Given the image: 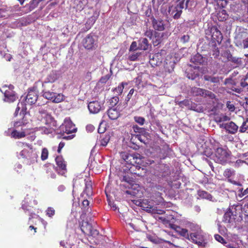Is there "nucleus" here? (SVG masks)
Returning a JSON list of instances; mask_svg holds the SVG:
<instances>
[{"label":"nucleus","mask_w":248,"mask_h":248,"mask_svg":"<svg viewBox=\"0 0 248 248\" xmlns=\"http://www.w3.org/2000/svg\"><path fill=\"white\" fill-rule=\"evenodd\" d=\"M230 153L222 148H217L215 152L214 160L218 163L224 164L229 159Z\"/></svg>","instance_id":"obj_1"},{"label":"nucleus","mask_w":248,"mask_h":248,"mask_svg":"<svg viewBox=\"0 0 248 248\" xmlns=\"http://www.w3.org/2000/svg\"><path fill=\"white\" fill-rule=\"evenodd\" d=\"M37 96L36 93L33 91H29L28 94L26 96V98L25 99L26 104H24V103L22 102L19 103L17 105V107L16 108L15 113H16L17 111H18L20 108L21 109V110L22 111L26 110V105L27 104L32 105L33 104H34L37 101Z\"/></svg>","instance_id":"obj_2"},{"label":"nucleus","mask_w":248,"mask_h":248,"mask_svg":"<svg viewBox=\"0 0 248 248\" xmlns=\"http://www.w3.org/2000/svg\"><path fill=\"white\" fill-rule=\"evenodd\" d=\"M60 129L64 133L67 134L75 132L76 128L69 118H66L63 123L61 125Z\"/></svg>","instance_id":"obj_3"},{"label":"nucleus","mask_w":248,"mask_h":248,"mask_svg":"<svg viewBox=\"0 0 248 248\" xmlns=\"http://www.w3.org/2000/svg\"><path fill=\"white\" fill-rule=\"evenodd\" d=\"M191 93L195 96H201L203 97H208L211 99L215 97V94L212 92L200 88H192Z\"/></svg>","instance_id":"obj_4"},{"label":"nucleus","mask_w":248,"mask_h":248,"mask_svg":"<svg viewBox=\"0 0 248 248\" xmlns=\"http://www.w3.org/2000/svg\"><path fill=\"white\" fill-rule=\"evenodd\" d=\"M43 96L46 99L52 100L53 102L56 103H60L64 99V96L62 94H57L49 91L45 92Z\"/></svg>","instance_id":"obj_5"},{"label":"nucleus","mask_w":248,"mask_h":248,"mask_svg":"<svg viewBox=\"0 0 248 248\" xmlns=\"http://www.w3.org/2000/svg\"><path fill=\"white\" fill-rule=\"evenodd\" d=\"M32 132V130L28 129L22 127L21 131L17 129L14 130L11 133V137L15 139H21L29 135Z\"/></svg>","instance_id":"obj_6"},{"label":"nucleus","mask_w":248,"mask_h":248,"mask_svg":"<svg viewBox=\"0 0 248 248\" xmlns=\"http://www.w3.org/2000/svg\"><path fill=\"white\" fill-rule=\"evenodd\" d=\"M140 204L141 207L144 208L148 212L160 214V212H161V210H159L158 212L156 211L155 207L153 205V203L149 201L148 200H143L142 202H140L139 203V205Z\"/></svg>","instance_id":"obj_7"},{"label":"nucleus","mask_w":248,"mask_h":248,"mask_svg":"<svg viewBox=\"0 0 248 248\" xmlns=\"http://www.w3.org/2000/svg\"><path fill=\"white\" fill-rule=\"evenodd\" d=\"M190 240L195 244L201 245L203 241V237L201 231H198L195 232L191 233L189 234Z\"/></svg>","instance_id":"obj_8"},{"label":"nucleus","mask_w":248,"mask_h":248,"mask_svg":"<svg viewBox=\"0 0 248 248\" xmlns=\"http://www.w3.org/2000/svg\"><path fill=\"white\" fill-rule=\"evenodd\" d=\"M170 228L173 229L179 234L188 240H190L189 234L187 230L182 228L180 226H177L175 224H170Z\"/></svg>","instance_id":"obj_9"},{"label":"nucleus","mask_w":248,"mask_h":248,"mask_svg":"<svg viewBox=\"0 0 248 248\" xmlns=\"http://www.w3.org/2000/svg\"><path fill=\"white\" fill-rule=\"evenodd\" d=\"M13 87V86H11L8 90H6L5 91V98L4 99V101L8 102H13L16 100V96L14 92L11 89V88Z\"/></svg>","instance_id":"obj_10"},{"label":"nucleus","mask_w":248,"mask_h":248,"mask_svg":"<svg viewBox=\"0 0 248 248\" xmlns=\"http://www.w3.org/2000/svg\"><path fill=\"white\" fill-rule=\"evenodd\" d=\"M102 105L100 102L94 101L89 103L88 104V108L89 111L92 113H97L101 109Z\"/></svg>","instance_id":"obj_11"},{"label":"nucleus","mask_w":248,"mask_h":248,"mask_svg":"<svg viewBox=\"0 0 248 248\" xmlns=\"http://www.w3.org/2000/svg\"><path fill=\"white\" fill-rule=\"evenodd\" d=\"M126 193L133 196H140L141 195V187L139 185L134 184L131 186V188L126 191Z\"/></svg>","instance_id":"obj_12"},{"label":"nucleus","mask_w":248,"mask_h":248,"mask_svg":"<svg viewBox=\"0 0 248 248\" xmlns=\"http://www.w3.org/2000/svg\"><path fill=\"white\" fill-rule=\"evenodd\" d=\"M164 68L166 71L169 73H170L173 70L174 67V62L172 58L170 56H167L165 61Z\"/></svg>","instance_id":"obj_13"},{"label":"nucleus","mask_w":248,"mask_h":248,"mask_svg":"<svg viewBox=\"0 0 248 248\" xmlns=\"http://www.w3.org/2000/svg\"><path fill=\"white\" fill-rule=\"evenodd\" d=\"M95 39L92 36H88L85 38L83 42V45L87 49L92 48L95 43Z\"/></svg>","instance_id":"obj_14"},{"label":"nucleus","mask_w":248,"mask_h":248,"mask_svg":"<svg viewBox=\"0 0 248 248\" xmlns=\"http://www.w3.org/2000/svg\"><path fill=\"white\" fill-rule=\"evenodd\" d=\"M55 160L58 166L62 170V172L61 174H64V171L66 170V164L63 159L62 157L58 156L56 158Z\"/></svg>","instance_id":"obj_15"},{"label":"nucleus","mask_w":248,"mask_h":248,"mask_svg":"<svg viewBox=\"0 0 248 248\" xmlns=\"http://www.w3.org/2000/svg\"><path fill=\"white\" fill-rule=\"evenodd\" d=\"M238 126L233 122L227 123L226 130L231 134H234L237 131Z\"/></svg>","instance_id":"obj_16"},{"label":"nucleus","mask_w":248,"mask_h":248,"mask_svg":"<svg viewBox=\"0 0 248 248\" xmlns=\"http://www.w3.org/2000/svg\"><path fill=\"white\" fill-rule=\"evenodd\" d=\"M108 115L111 120H116L119 116V112L115 108H110L108 111Z\"/></svg>","instance_id":"obj_17"},{"label":"nucleus","mask_w":248,"mask_h":248,"mask_svg":"<svg viewBox=\"0 0 248 248\" xmlns=\"http://www.w3.org/2000/svg\"><path fill=\"white\" fill-rule=\"evenodd\" d=\"M24 149L20 152V155L23 157H28L30 156V153L32 152V149L28 144L22 143Z\"/></svg>","instance_id":"obj_18"},{"label":"nucleus","mask_w":248,"mask_h":248,"mask_svg":"<svg viewBox=\"0 0 248 248\" xmlns=\"http://www.w3.org/2000/svg\"><path fill=\"white\" fill-rule=\"evenodd\" d=\"M217 17L218 20L223 21L227 19L228 15L227 14V12L225 10L220 9L217 12Z\"/></svg>","instance_id":"obj_19"},{"label":"nucleus","mask_w":248,"mask_h":248,"mask_svg":"<svg viewBox=\"0 0 248 248\" xmlns=\"http://www.w3.org/2000/svg\"><path fill=\"white\" fill-rule=\"evenodd\" d=\"M139 49L140 50H146L148 49L149 44L148 40L146 38H141L139 40Z\"/></svg>","instance_id":"obj_20"},{"label":"nucleus","mask_w":248,"mask_h":248,"mask_svg":"<svg viewBox=\"0 0 248 248\" xmlns=\"http://www.w3.org/2000/svg\"><path fill=\"white\" fill-rule=\"evenodd\" d=\"M234 218L231 212L229 211L225 213L223 216V221L225 223H232L233 221Z\"/></svg>","instance_id":"obj_21"},{"label":"nucleus","mask_w":248,"mask_h":248,"mask_svg":"<svg viewBox=\"0 0 248 248\" xmlns=\"http://www.w3.org/2000/svg\"><path fill=\"white\" fill-rule=\"evenodd\" d=\"M184 7V1H180L178 2L177 6L176 7V10L177 11V13L174 15V17L175 18H178L181 13L182 9Z\"/></svg>","instance_id":"obj_22"},{"label":"nucleus","mask_w":248,"mask_h":248,"mask_svg":"<svg viewBox=\"0 0 248 248\" xmlns=\"http://www.w3.org/2000/svg\"><path fill=\"white\" fill-rule=\"evenodd\" d=\"M153 24L155 30L162 31L164 29V24L162 21L154 20Z\"/></svg>","instance_id":"obj_23"},{"label":"nucleus","mask_w":248,"mask_h":248,"mask_svg":"<svg viewBox=\"0 0 248 248\" xmlns=\"http://www.w3.org/2000/svg\"><path fill=\"white\" fill-rule=\"evenodd\" d=\"M161 57L160 53L155 54L153 56L152 59H150V62L151 64L156 65L158 63L161 62V59L159 58Z\"/></svg>","instance_id":"obj_24"},{"label":"nucleus","mask_w":248,"mask_h":248,"mask_svg":"<svg viewBox=\"0 0 248 248\" xmlns=\"http://www.w3.org/2000/svg\"><path fill=\"white\" fill-rule=\"evenodd\" d=\"M125 159L126 162L127 163L134 165V164L137 163L138 157L136 156L135 155L130 154L129 156H127V158H125Z\"/></svg>","instance_id":"obj_25"},{"label":"nucleus","mask_w":248,"mask_h":248,"mask_svg":"<svg viewBox=\"0 0 248 248\" xmlns=\"http://www.w3.org/2000/svg\"><path fill=\"white\" fill-rule=\"evenodd\" d=\"M57 75L54 72L50 73L45 80L46 83H53L57 79Z\"/></svg>","instance_id":"obj_26"},{"label":"nucleus","mask_w":248,"mask_h":248,"mask_svg":"<svg viewBox=\"0 0 248 248\" xmlns=\"http://www.w3.org/2000/svg\"><path fill=\"white\" fill-rule=\"evenodd\" d=\"M85 192L87 195L90 196L92 194V183L90 181H87L85 182Z\"/></svg>","instance_id":"obj_27"},{"label":"nucleus","mask_w":248,"mask_h":248,"mask_svg":"<svg viewBox=\"0 0 248 248\" xmlns=\"http://www.w3.org/2000/svg\"><path fill=\"white\" fill-rule=\"evenodd\" d=\"M235 42L237 46H243L244 48H247L248 47V39L243 40L242 43L237 37L235 39Z\"/></svg>","instance_id":"obj_28"},{"label":"nucleus","mask_w":248,"mask_h":248,"mask_svg":"<svg viewBox=\"0 0 248 248\" xmlns=\"http://www.w3.org/2000/svg\"><path fill=\"white\" fill-rule=\"evenodd\" d=\"M191 61L196 64L202 63L203 62L202 57L199 54H197L192 58Z\"/></svg>","instance_id":"obj_29"},{"label":"nucleus","mask_w":248,"mask_h":248,"mask_svg":"<svg viewBox=\"0 0 248 248\" xmlns=\"http://www.w3.org/2000/svg\"><path fill=\"white\" fill-rule=\"evenodd\" d=\"M127 82H122L118 86L115 88V91L118 93V94H120L123 93L124 88V86L127 85Z\"/></svg>","instance_id":"obj_30"},{"label":"nucleus","mask_w":248,"mask_h":248,"mask_svg":"<svg viewBox=\"0 0 248 248\" xmlns=\"http://www.w3.org/2000/svg\"><path fill=\"white\" fill-rule=\"evenodd\" d=\"M204 79L207 81H210L212 83H217L219 81V78L217 77H212L208 75L204 76Z\"/></svg>","instance_id":"obj_31"},{"label":"nucleus","mask_w":248,"mask_h":248,"mask_svg":"<svg viewBox=\"0 0 248 248\" xmlns=\"http://www.w3.org/2000/svg\"><path fill=\"white\" fill-rule=\"evenodd\" d=\"M110 140V136L109 135H105L101 140V145L105 146L107 145Z\"/></svg>","instance_id":"obj_32"},{"label":"nucleus","mask_w":248,"mask_h":248,"mask_svg":"<svg viewBox=\"0 0 248 248\" xmlns=\"http://www.w3.org/2000/svg\"><path fill=\"white\" fill-rule=\"evenodd\" d=\"M140 55V53L134 52L128 56V59L132 61H136Z\"/></svg>","instance_id":"obj_33"},{"label":"nucleus","mask_w":248,"mask_h":248,"mask_svg":"<svg viewBox=\"0 0 248 248\" xmlns=\"http://www.w3.org/2000/svg\"><path fill=\"white\" fill-rule=\"evenodd\" d=\"M248 128V119H247L245 121H244L242 125L240 128V131L241 132H245L247 129Z\"/></svg>","instance_id":"obj_34"},{"label":"nucleus","mask_w":248,"mask_h":248,"mask_svg":"<svg viewBox=\"0 0 248 248\" xmlns=\"http://www.w3.org/2000/svg\"><path fill=\"white\" fill-rule=\"evenodd\" d=\"M46 212L47 216L50 217H52L55 214V210L52 207H48Z\"/></svg>","instance_id":"obj_35"},{"label":"nucleus","mask_w":248,"mask_h":248,"mask_svg":"<svg viewBox=\"0 0 248 248\" xmlns=\"http://www.w3.org/2000/svg\"><path fill=\"white\" fill-rule=\"evenodd\" d=\"M48 152L46 148H43L42 151L41 159L45 160L47 159L48 157Z\"/></svg>","instance_id":"obj_36"},{"label":"nucleus","mask_w":248,"mask_h":248,"mask_svg":"<svg viewBox=\"0 0 248 248\" xmlns=\"http://www.w3.org/2000/svg\"><path fill=\"white\" fill-rule=\"evenodd\" d=\"M199 195L202 198L207 199H210L211 198V195L210 194L204 191L199 192Z\"/></svg>","instance_id":"obj_37"},{"label":"nucleus","mask_w":248,"mask_h":248,"mask_svg":"<svg viewBox=\"0 0 248 248\" xmlns=\"http://www.w3.org/2000/svg\"><path fill=\"white\" fill-rule=\"evenodd\" d=\"M134 120L139 124L142 125L145 122V119L144 118L140 116H135L134 117Z\"/></svg>","instance_id":"obj_38"},{"label":"nucleus","mask_w":248,"mask_h":248,"mask_svg":"<svg viewBox=\"0 0 248 248\" xmlns=\"http://www.w3.org/2000/svg\"><path fill=\"white\" fill-rule=\"evenodd\" d=\"M240 84L243 87L248 86V73L245 76V78L241 80Z\"/></svg>","instance_id":"obj_39"},{"label":"nucleus","mask_w":248,"mask_h":248,"mask_svg":"<svg viewBox=\"0 0 248 248\" xmlns=\"http://www.w3.org/2000/svg\"><path fill=\"white\" fill-rule=\"evenodd\" d=\"M234 174V171L231 169H226L224 172V176L229 178Z\"/></svg>","instance_id":"obj_40"},{"label":"nucleus","mask_w":248,"mask_h":248,"mask_svg":"<svg viewBox=\"0 0 248 248\" xmlns=\"http://www.w3.org/2000/svg\"><path fill=\"white\" fill-rule=\"evenodd\" d=\"M215 238L217 241L223 244H227V242L225 241L224 238L218 234H216L215 235Z\"/></svg>","instance_id":"obj_41"},{"label":"nucleus","mask_w":248,"mask_h":248,"mask_svg":"<svg viewBox=\"0 0 248 248\" xmlns=\"http://www.w3.org/2000/svg\"><path fill=\"white\" fill-rule=\"evenodd\" d=\"M230 120V117L224 115H220L218 117V121L219 122H226Z\"/></svg>","instance_id":"obj_42"},{"label":"nucleus","mask_w":248,"mask_h":248,"mask_svg":"<svg viewBox=\"0 0 248 248\" xmlns=\"http://www.w3.org/2000/svg\"><path fill=\"white\" fill-rule=\"evenodd\" d=\"M44 117L46 119V123L47 124L50 123L53 120L52 116L48 113H46Z\"/></svg>","instance_id":"obj_43"},{"label":"nucleus","mask_w":248,"mask_h":248,"mask_svg":"<svg viewBox=\"0 0 248 248\" xmlns=\"http://www.w3.org/2000/svg\"><path fill=\"white\" fill-rule=\"evenodd\" d=\"M139 49V46H137V44L136 42H133L130 46L129 51H135Z\"/></svg>","instance_id":"obj_44"},{"label":"nucleus","mask_w":248,"mask_h":248,"mask_svg":"<svg viewBox=\"0 0 248 248\" xmlns=\"http://www.w3.org/2000/svg\"><path fill=\"white\" fill-rule=\"evenodd\" d=\"M227 108L231 111H233L235 109L234 106L230 102H228L227 103Z\"/></svg>","instance_id":"obj_45"},{"label":"nucleus","mask_w":248,"mask_h":248,"mask_svg":"<svg viewBox=\"0 0 248 248\" xmlns=\"http://www.w3.org/2000/svg\"><path fill=\"white\" fill-rule=\"evenodd\" d=\"M119 101V98L118 97H113L110 100V103L111 105H115Z\"/></svg>","instance_id":"obj_46"},{"label":"nucleus","mask_w":248,"mask_h":248,"mask_svg":"<svg viewBox=\"0 0 248 248\" xmlns=\"http://www.w3.org/2000/svg\"><path fill=\"white\" fill-rule=\"evenodd\" d=\"M244 163H246V162L245 161H243L242 160L239 159L236 160V161L235 163V167H239L241 165H242Z\"/></svg>","instance_id":"obj_47"},{"label":"nucleus","mask_w":248,"mask_h":248,"mask_svg":"<svg viewBox=\"0 0 248 248\" xmlns=\"http://www.w3.org/2000/svg\"><path fill=\"white\" fill-rule=\"evenodd\" d=\"M189 39V37L188 35H184L181 37V40L183 43H186L188 41Z\"/></svg>","instance_id":"obj_48"},{"label":"nucleus","mask_w":248,"mask_h":248,"mask_svg":"<svg viewBox=\"0 0 248 248\" xmlns=\"http://www.w3.org/2000/svg\"><path fill=\"white\" fill-rule=\"evenodd\" d=\"M197 76V74H196L195 72H194L193 74L188 73L187 75V78L191 79H194L196 78Z\"/></svg>","instance_id":"obj_49"},{"label":"nucleus","mask_w":248,"mask_h":248,"mask_svg":"<svg viewBox=\"0 0 248 248\" xmlns=\"http://www.w3.org/2000/svg\"><path fill=\"white\" fill-rule=\"evenodd\" d=\"M153 31H151L150 30L146 31L145 32V35L148 37H149L150 39H152V36H153Z\"/></svg>","instance_id":"obj_50"},{"label":"nucleus","mask_w":248,"mask_h":248,"mask_svg":"<svg viewBox=\"0 0 248 248\" xmlns=\"http://www.w3.org/2000/svg\"><path fill=\"white\" fill-rule=\"evenodd\" d=\"M228 248H238V246L236 245H234L231 243H227L224 244Z\"/></svg>","instance_id":"obj_51"},{"label":"nucleus","mask_w":248,"mask_h":248,"mask_svg":"<svg viewBox=\"0 0 248 248\" xmlns=\"http://www.w3.org/2000/svg\"><path fill=\"white\" fill-rule=\"evenodd\" d=\"M247 194H248V188L245 190L243 192L242 191V190H241L240 193L238 194V196L240 198H242L243 196L247 195Z\"/></svg>","instance_id":"obj_52"},{"label":"nucleus","mask_w":248,"mask_h":248,"mask_svg":"<svg viewBox=\"0 0 248 248\" xmlns=\"http://www.w3.org/2000/svg\"><path fill=\"white\" fill-rule=\"evenodd\" d=\"M141 81V78L140 76H138L136 79H135V83L136 85L137 86H139L140 84V82Z\"/></svg>","instance_id":"obj_53"},{"label":"nucleus","mask_w":248,"mask_h":248,"mask_svg":"<svg viewBox=\"0 0 248 248\" xmlns=\"http://www.w3.org/2000/svg\"><path fill=\"white\" fill-rule=\"evenodd\" d=\"M134 93V89H132L130 90L128 94L127 95V99H128V100H129L131 98V97L132 94Z\"/></svg>","instance_id":"obj_54"},{"label":"nucleus","mask_w":248,"mask_h":248,"mask_svg":"<svg viewBox=\"0 0 248 248\" xmlns=\"http://www.w3.org/2000/svg\"><path fill=\"white\" fill-rule=\"evenodd\" d=\"M130 154H128L126 153H122L121 154V157L126 162L125 158H127V156H129Z\"/></svg>","instance_id":"obj_55"},{"label":"nucleus","mask_w":248,"mask_h":248,"mask_svg":"<svg viewBox=\"0 0 248 248\" xmlns=\"http://www.w3.org/2000/svg\"><path fill=\"white\" fill-rule=\"evenodd\" d=\"M64 143L62 142H61L59 145L58 149V152L60 153L62 149L64 147Z\"/></svg>","instance_id":"obj_56"},{"label":"nucleus","mask_w":248,"mask_h":248,"mask_svg":"<svg viewBox=\"0 0 248 248\" xmlns=\"http://www.w3.org/2000/svg\"><path fill=\"white\" fill-rule=\"evenodd\" d=\"M86 129L89 131H93L94 130V127L92 125H88L86 126Z\"/></svg>","instance_id":"obj_57"},{"label":"nucleus","mask_w":248,"mask_h":248,"mask_svg":"<svg viewBox=\"0 0 248 248\" xmlns=\"http://www.w3.org/2000/svg\"><path fill=\"white\" fill-rule=\"evenodd\" d=\"M23 123L22 122H16L15 123H14V126L16 127V128H17L18 127H19V126H21L22 125Z\"/></svg>","instance_id":"obj_58"},{"label":"nucleus","mask_w":248,"mask_h":248,"mask_svg":"<svg viewBox=\"0 0 248 248\" xmlns=\"http://www.w3.org/2000/svg\"><path fill=\"white\" fill-rule=\"evenodd\" d=\"M215 31L213 32V33H214L215 32H216V33L217 34V36L221 35L220 31H219L218 30H217V29H216V28H213V29H212V31Z\"/></svg>","instance_id":"obj_59"},{"label":"nucleus","mask_w":248,"mask_h":248,"mask_svg":"<svg viewBox=\"0 0 248 248\" xmlns=\"http://www.w3.org/2000/svg\"><path fill=\"white\" fill-rule=\"evenodd\" d=\"M83 206L85 207L89 205V202L88 200H84L82 202Z\"/></svg>","instance_id":"obj_60"},{"label":"nucleus","mask_w":248,"mask_h":248,"mask_svg":"<svg viewBox=\"0 0 248 248\" xmlns=\"http://www.w3.org/2000/svg\"><path fill=\"white\" fill-rule=\"evenodd\" d=\"M153 43L155 46H157L160 43L159 41H157V39H156L155 41L154 40V38L153 39Z\"/></svg>","instance_id":"obj_61"},{"label":"nucleus","mask_w":248,"mask_h":248,"mask_svg":"<svg viewBox=\"0 0 248 248\" xmlns=\"http://www.w3.org/2000/svg\"><path fill=\"white\" fill-rule=\"evenodd\" d=\"M227 125V124H220V127L221 128H225L226 130Z\"/></svg>","instance_id":"obj_62"},{"label":"nucleus","mask_w":248,"mask_h":248,"mask_svg":"<svg viewBox=\"0 0 248 248\" xmlns=\"http://www.w3.org/2000/svg\"><path fill=\"white\" fill-rule=\"evenodd\" d=\"M98 132L100 133H103L104 132V130L102 129L100 127H99L98 129Z\"/></svg>","instance_id":"obj_63"},{"label":"nucleus","mask_w":248,"mask_h":248,"mask_svg":"<svg viewBox=\"0 0 248 248\" xmlns=\"http://www.w3.org/2000/svg\"><path fill=\"white\" fill-rule=\"evenodd\" d=\"M40 113H41V114H44L45 115L46 114V111L44 109H42L41 110H40L39 111Z\"/></svg>","instance_id":"obj_64"}]
</instances>
